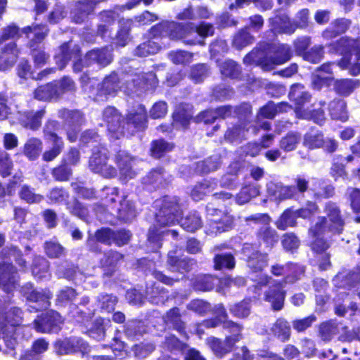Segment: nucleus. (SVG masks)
Segmentation results:
<instances>
[{
    "label": "nucleus",
    "mask_w": 360,
    "mask_h": 360,
    "mask_svg": "<svg viewBox=\"0 0 360 360\" xmlns=\"http://www.w3.org/2000/svg\"><path fill=\"white\" fill-rule=\"evenodd\" d=\"M336 51L343 56L338 65L342 69H349L351 74L360 73V41L340 39L337 42Z\"/></svg>",
    "instance_id": "obj_4"
},
{
    "label": "nucleus",
    "mask_w": 360,
    "mask_h": 360,
    "mask_svg": "<svg viewBox=\"0 0 360 360\" xmlns=\"http://www.w3.org/2000/svg\"><path fill=\"white\" fill-rule=\"evenodd\" d=\"M207 212L209 214L213 216L216 214L217 216L222 217L221 218L214 217L211 219L213 224L216 225L215 227L219 231H225L231 226L233 221L231 217L225 214L221 210L208 208Z\"/></svg>",
    "instance_id": "obj_31"
},
{
    "label": "nucleus",
    "mask_w": 360,
    "mask_h": 360,
    "mask_svg": "<svg viewBox=\"0 0 360 360\" xmlns=\"http://www.w3.org/2000/svg\"><path fill=\"white\" fill-rule=\"evenodd\" d=\"M217 187V181L215 179H206L195 185L191 191V197L198 201L205 195L213 192Z\"/></svg>",
    "instance_id": "obj_24"
},
{
    "label": "nucleus",
    "mask_w": 360,
    "mask_h": 360,
    "mask_svg": "<svg viewBox=\"0 0 360 360\" xmlns=\"http://www.w3.org/2000/svg\"><path fill=\"white\" fill-rule=\"evenodd\" d=\"M89 168L104 177L111 178L117 174L115 167L108 163V152L104 148L95 150L89 160Z\"/></svg>",
    "instance_id": "obj_10"
},
{
    "label": "nucleus",
    "mask_w": 360,
    "mask_h": 360,
    "mask_svg": "<svg viewBox=\"0 0 360 360\" xmlns=\"http://www.w3.org/2000/svg\"><path fill=\"white\" fill-rule=\"evenodd\" d=\"M192 116L193 115L191 112L184 110L179 109L176 110L173 115V126L176 128L179 127L183 128L186 127L189 124Z\"/></svg>",
    "instance_id": "obj_56"
},
{
    "label": "nucleus",
    "mask_w": 360,
    "mask_h": 360,
    "mask_svg": "<svg viewBox=\"0 0 360 360\" xmlns=\"http://www.w3.org/2000/svg\"><path fill=\"white\" fill-rule=\"evenodd\" d=\"M360 86V82L358 79H345L338 80L335 84V88L338 94L347 96L354 89Z\"/></svg>",
    "instance_id": "obj_39"
},
{
    "label": "nucleus",
    "mask_w": 360,
    "mask_h": 360,
    "mask_svg": "<svg viewBox=\"0 0 360 360\" xmlns=\"http://www.w3.org/2000/svg\"><path fill=\"white\" fill-rule=\"evenodd\" d=\"M271 52L274 53L273 56L264 55V53L260 50H253L244 58L243 61L246 64L255 63L260 66L262 70L269 71L274 69L276 65L286 63L292 56L290 48L287 44L274 46Z\"/></svg>",
    "instance_id": "obj_2"
},
{
    "label": "nucleus",
    "mask_w": 360,
    "mask_h": 360,
    "mask_svg": "<svg viewBox=\"0 0 360 360\" xmlns=\"http://www.w3.org/2000/svg\"><path fill=\"white\" fill-rule=\"evenodd\" d=\"M173 148L172 143H168L163 139L154 141L151 143V155L155 158H160L165 153L171 151Z\"/></svg>",
    "instance_id": "obj_43"
},
{
    "label": "nucleus",
    "mask_w": 360,
    "mask_h": 360,
    "mask_svg": "<svg viewBox=\"0 0 360 360\" xmlns=\"http://www.w3.org/2000/svg\"><path fill=\"white\" fill-rule=\"evenodd\" d=\"M220 165V157L215 155L203 161L198 162L196 165V170L198 172L207 174L217 170Z\"/></svg>",
    "instance_id": "obj_36"
},
{
    "label": "nucleus",
    "mask_w": 360,
    "mask_h": 360,
    "mask_svg": "<svg viewBox=\"0 0 360 360\" xmlns=\"http://www.w3.org/2000/svg\"><path fill=\"white\" fill-rule=\"evenodd\" d=\"M289 97L291 101L295 102V112L300 117V114L307 112L308 109H304V105L309 102L311 96L304 90V86L297 84L292 86L289 93Z\"/></svg>",
    "instance_id": "obj_16"
},
{
    "label": "nucleus",
    "mask_w": 360,
    "mask_h": 360,
    "mask_svg": "<svg viewBox=\"0 0 360 360\" xmlns=\"http://www.w3.org/2000/svg\"><path fill=\"white\" fill-rule=\"evenodd\" d=\"M192 58L193 53L181 50L173 51L169 53V58L177 65L189 63L192 61Z\"/></svg>",
    "instance_id": "obj_53"
},
{
    "label": "nucleus",
    "mask_w": 360,
    "mask_h": 360,
    "mask_svg": "<svg viewBox=\"0 0 360 360\" xmlns=\"http://www.w3.org/2000/svg\"><path fill=\"white\" fill-rule=\"evenodd\" d=\"M338 333V323L334 320L323 322L319 328V337L324 342L330 341Z\"/></svg>",
    "instance_id": "obj_30"
},
{
    "label": "nucleus",
    "mask_w": 360,
    "mask_h": 360,
    "mask_svg": "<svg viewBox=\"0 0 360 360\" xmlns=\"http://www.w3.org/2000/svg\"><path fill=\"white\" fill-rule=\"evenodd\" d=\"M300 141V136L297 133H289L280 141V147L285 151H292Z\"/></svg>",
    "instance_id": "obj_51"
},
{
    "label": "nucleus",
    "mask_w": 360,
    "mask_h": 360,
    "mask_svg": "<svg viewBox=\"0 0 360 360\" xmlns=\"http://www.w3.org/2000/svg\"><path fill=\"white\" fill-rule=\"evenodd\" d=\"M60 129V124L58 122L49 120L46 122L44 129V136L46 141H63L56 132Z\"/></svg>",
    "instance_id": "obj_55"
},
{
    "label": "nucleus",
    "mask_w": 360,
    "mask_h": 360,
    "mask_svg": "<svg viewBox=\"0 0 360 360\" xmlns=\"http://www.w3.org/2000/svg\"><path fill=\"white\" fill-rule=\"evenodd\" d=\"M303 143L309 149L320 148L323 143V135L320 132L307 133L304 135Z\"/></svg>",
    "instance_id": "obj_45"
},
{
    "label": "nucleus",
    "mask_w": 360,
    "mask_h": 360,
    "mask_svg": "<svg viewBox=\"0 0 360 360\" xmlns=\"http://www.w3.org/2000/svg\"><path fill=\"white\" fill-rule=\"evenodd\" d=\"M52 144L51 149L46 150L43 155L42 158L46 162H50L53 160L58 157L64 148V143L63 141H47Z\"/></svg>",
    "instance_id": "obj_49"
},
{
    "label": "nucleus",
    "mask_w": 360,
    "mask_h": 360,
    "mask_svg": "<svg viewBox=\"0 0 360 360\" xmlns=\"http://www.w3.org/2000/svg\"><path fill=\"white\" fill-rule=\"evenodd\" d=\"M247 132L248 129L246 128V124L243 122H240L239 124L229 128L224 136L226 139L233 141L244 138Z\"/></svg>",
    "instance_id": "obj_46"
},
{
    "label": "nucleus",
    "mask_w": 360,
    "mask_h": 360,
    "mask_svg": "<svg viewBox=\"0 0 360 360\" xmlns=\"http://www.w3.org/2000/svg\"><path fill=\"white\" fill-rule=\"evenodd\" d=\"M44 114L45 111L44 110L37 112H25L23 113H19L18 120L25 127L37 130L41 126V119Z\"/></svg>",
    "instance_id": "obj_19"
},
{
    "label": "nucleus",
    "mask_w": 360,
    "mask_h": 360,
    "mask_svg": "<svg viewBox=\"0 0 360 360\" xmlns=\"http://www.w3.org/2000/svg\"><path fill=\"white\" fill-rule=\"evenodd\" d=\"M215 268L221 269L223 268L232 269L235 266V260L232 255H218L214 258Z\"/></svg>",
    "instance_id": "obj_58"
},
{
    "label": "nucleus",
    "mask_w": 360,
    "mask_h": 360,
    "mask_svg": "<svg viewBox=\"0 0 360 360\" xmlns=\"http://www.w3.org/2000/svg\"><path fill=\"white\" fill-rule=\"evenodd\" d=\"M25 289H28V286L24 288V293L28 300L37 303V309H46L49 306V300L52 295L49 290H33L30 292L25 291Z\"/></svg>",
    "instance_id": "obj_21"
},
{
    "label": "nucleus",
    "mask_w": 360,
    "mask_h": 360,
    "mask_svg": "<svg viewBox=\"0 0 360 360\" xmlns=\"http://www.w3.org/2000/svg\"><path fill=\"white\" fill-rule=\"evenodd\" d=\"M267 193L275 200H283L293 197L295 194V186H285L280 183L269 182L267 184Z\"/></svg>",
    "instance_id": "obj_18"
},
{
    "label": "nucleus",
    "mask_w": 360,
    "mask_h": 360,
    "mask_svg": "<svg viewBox=\"0 0 360 360\" xmlns=\"http://www.w3.org/2000/svg\"><path fill=\"white\" fill-rule=\"evenodd\" d=\"M160 50L158 43L148 41L139 45L136 49V54L140 57H146L150 54H155Z\"/></svg>",
    "instance_id": "obj_52"
},
{
    "label": "nucleus",
    "mask_w": 360,
    "mask_h": 360,
    "mask_svg": "<svg viewBox=\"0 0 360 360\" xmlns=\"http://www.w3.org/2000/svg\"><path fill=\"white\" fill-rule=\"evenodd\" d=\"M181 226L187 231L193 232L202 226V220L197 212H191L181 221Z\"/></svg>",
    "instance_id": "obj_40"
},
{
    "label": "nucleus",
    "mask_w": 360,
    "mask_h": 360,
    "mask_svg": "<svg viewBox=\"0 0 360 360\" xmlns=\"http://www.w3.org/2000/svg\"><path fill=\"white\" fill-rule=\"evenodd\" d=\"M61 323L62 319L60 314L54 311H49L34 321V327L40 333L57 332Z\"/></svg>",
    "instance_id": "obj_12"
},
{
    "label": "nucleus",
    "mask_w": 360,
    "mask_h": 360,
    "mask_svg": "<svg viewBox=\"0 0 360 360\" xmlns=\"http://www.w3.org/2000/svg\"><path fill=\"white\" fill-rule=\"evenodd\" d=\"M146 122V110L141 105H139L134 112L129 113L127 117V122L133 124L138 129L143 128Z\"/></svg>",
    "instance_id": "obj_42"
},
{
    "label": "nucleus",
    "mask_w": 360,
    "mask_h": 360,
    "mask_svg": "<svg viewBox=\"0 0 360 360\" xmlns=\"http://www.w3.org/2000/svg\"><path fill=\"white\" fill-rule=\"evenodd\" d=\"M290 109H291V106L287 103L282 102L275 104L273 102H269L260 109L259 116L272 119L277 113L287 112Z\"/></svg>",
    "instance_id": "obj_28"
},
{
    "label": "nucleus",
    "mask_w": 360,
    "mask_h": 360,
    "mask_svg": "<svg viewBox=\"0 0 360 360\" xmlns=\"http://www.w3.org/2000/svg\"><path fill=\"white\" fill-rule=\"evenodd\" d=\"M246 221H252L255 224L261 225L257 231V238L266 247H272L278 240L276 231L269 226L270 217L266 214H255L246 218Z\"/></svg>",
    "instance_id": "obj_8"
},
{
    "label": "nucleus",
    "mask_w": 360,
    "mask_h": 360,
    "mask_svg": "<svg viewBox=\"0 0 360 360\" xmlns=\"http://www.w3.org/2000/svg\"><path fill=\"white\" fill-rule=\"evenodd\" d=\"M44 249L46 254L51 258H58L65 255V249L57 242H46Z\"/></svg>",
    "instance_id": "obj_61"
},
{
    "label": "nucleus",
    "mask_w": 360,
    "mask_h": 360,
    "mask_svg": "<svg viewBox=\"0 0 360 360\" xmlns=\"http://www.w3.org/2000/svg\"><path fill=\"white\" fill-rule=\"evenodd\" d=\"M274 21L276 24H281L278 27H274V30L278 32H283L285 34H292L295 32L297 25H293L286 17L285 18H276Z\"/></svg>",
    "instance_id": "obj_59"
},
{
    "label": "nucleus",
    "mask_w": 360,
    "mask_h": 360,
    "mask_svg": "<svg viewBox=\"0 0 360 360\" xmlns=\"http://www.w3.org/2000/svg\"><path fill=\"white\" fill-rule=\"evenodd\" d=\"M325 105L324 102L320 101L319 103L313 105V109L307 112L300 114V117L306 120H313L314 122L322 124L325 120L324 111L321 109Z\"/></svg>",
    "instance_id": "obj_33"
},
{
    "label": "nucleus",
    "mask_w": 360,
    "mask_h": 360,
    "mask_svg": "<svg viewBox=\"0 0 360 360\" xmlns=\"http://www.w3.org/2000/svg\"><path fill=\"white\" fill-rule=\"evenodd\" d=\"M253 41L254 37L247 31L243 30L234 37L233 44L236 49H240L252 44Z\"/></svg>",
    "instance_id": "obj_60"
},
{
    "label": "nucleus",
    "mask_w": 360,
    "mask_h": 360,
    "mask_svg": "<svg viewBox=\"0 0 360 360\" xmlns=\"http://www.w3.org/2000/svg\"><path fill=\"white\" fill-rule=\"evenodd\" d=\"M23 33L30 39L29 46L32 49V57L34 63L37 66L44 65L49 56L43 50H37L34 46L40 44L47 34L48 29L44 25H33L23 29Z\"/></svg>",
    "instance_id": "obj_6"
},
{
    "label": "nucleus",
    "mask_w": 360,
    "mask_h": 360,
    "mask_svg": "<svg viewBox=\"0 0 360 360\" xmlns=\"http://www.w3.org/2000/svg\"><path fill=\"white\" fill-rule=\"evenodd\" d=\"M259 194V189L255 186L243 187L238 193L236 200L238 204H245Z\"/></svg>",
    "instance_id": "obj_54"
},
{
    "label": "nucleus",
    "mask_w": 360,
    "mask_h": 360,
    "mask_svg": "<svg viewBox=\"0 0 360 360\" xmlns=\"http://www.w3.org/2000/svg\"><path fill=\"white\" fill-rule=\"evenodd\" d=\"M116 163L122 181H127L134 178L136 174L135 169L136 158L129 155L124 150L118 151L115 155Z\"/></svg>",
    "instance_id": "obj_11"
},
{
    "label": "nucleus",
    "mask_w": 360,
    "mask_h": 360,
    "mask_svg": "<svg viewBox=\"0 0 360 360\" xmlns=\"http://www.w3.org/2000/svg\"><path fill=\"white\" fill-rule=\"evenodd\" d=\"M309 236L312 238V240L311 241V250L316 253H323L330 246V244L327 240L326 236H330L329 232L326 231H319L317 233H313L311 231V226L309 229Z\"/></svg>",
    "instance_id": "obj_20"
},
{
    "label": "nucleus",
    "mask_w": 360,
    "mask_h": 360,
    "mask_svg": "<svg viewBox=\"0 0 360 360\" xmlns=\"http://www.w3.org/2000/svg\"><path fill=\"white\" fill-rule=\"evenodd\" d=\"M349 24V21L346 19L338 20L323 32L322 36L327 39L336 37L338 34L344 33L348 29Z\"/></svg>",
    "instance_id": "obj_34"
},
{
    "label": "nucleus",
    "mask_w": 360,
    "mask_h": 360,
    "mask_svg": "<svg viewBox=\"0 0 360 360\" xmlns=\"http://www.w3.org/2000/svg\"><path fill=\"white\" fill-rule=\"evenodd\" d=\"M20 51L15 42H11L1 48L0 51V70L6 71L16 63Z\"/></svg>",
    "instance_id": "obj_17"
},
{
    "label": "nucleus",
    "mask_w": 360,
    "mask_h": 360,
    "mask_svg": "<svg viewBox=\"0 0 360 360\" xmlns=\"http://www.w3.org/2000/svg\"><path fill=\"white\" fill-rule=\"evenodd\" d=\"M217 118H226L233 114L240 117H247L251 113V106L249 104H243L240 107L233 108L231 105H224L216 109Z\"/></svg>",
    "instance_id": "obj_26"
},
{
    "label": "nucleus",
    "mask_w": 360,
    "mask_h": 360,
    "mask_svg": "<svg viewBox=\"0 0 360 360\" xmlns=\"http://www.w3.org/2000/svg\"><path fill=\"white\" fill-rule=\"evenodd\" d=\"M296 213L292 210H285L276 222L278 229L285 230L289 226H293L296 221Z\"/></svg>",
    "instance_id": "obj_48"
},
{
    "label": "nucleus",
    "mask_w": 360,
    "mask_h": 360,
    "mask_svg": "<svg viewBox=\"0 0 360 360\" xmlns=\"http://www.w3.org/2000/svg\"><path fill=\"white\" fill-rule=\"evenodd\" d=\"M155 29L164 31L172 39H179L189 35L193 27V24L182 25L175 22H165Z\"/></svg>",
    "instance_id": "obj_13"
},
{
    "label": "nucleus",
    "mask_w": 360,
    "mask_h": 360,
    "mask_svg": "<svg viewBox=\"0 0 360 360\" xmlns=\"http://www.w3.org/2000/svg\"><path fill=\"white\" fill-rule=\"evenodd\" d=\"M119 217L124 221H129L134 219L136 215V211L133 203L124 199L120 203V208L118 210Z\"/></svg>",
    "instance_id": "obj_44"
},
{
    "label": "nucleus",
    "mask_w": 360,
    "mask_h": 360,
    "mask_svg": "<svg viewBox=\"0 0 360 360\" xmlns=\"http://www.w3.org/2000/svg\"><path fill=\"white\" fill-rule=\"evenodd\" d=\"M18 275L15 267L9 263L0 265V288L7 292H11L16 285Z\"/></svg>",
    "instance_id": "obj_14"
},
{
    "label": "nucleus",
    "mask_w": 360,
    "mask_h": 360,
    "mask_svg": "<svg viewBox=\"0 0 360 360\" xmlns=\"http://www.w3.org/2000/svg\"><path fill=\"white\" fill-rule=\"evenodd\" d=\"M347 195L350 202V207L354 212L360 213V189L349 188Z\"/></svg>",
    "instance_id": "obj_64"
},
{
    "label": "nucleus",
    "mask_w": 360,
    "mask_h": 360,
    "mask_svg": "<svg viewBox=\"0 0 360 360\" xmlns=\"http://www.w3.org/2000/svg\"><path fill=\"white\" fill-rule=\"evenodd\" d=\"M293 281L294 280L290 279L289 276L281 282H277L268 276H263L259 278L258 285H269V290L266 293V300L271 303L274 310L278 311L282 309L285 300V292L283 290L284 284Z\"/></svg>",
    "instance_id": "obj_7"
},
{
    "label": "nucleus",
    "mask_w": 360,
    "mask_h": 360,
    "mask_svg": "<svg viewBox=\"0 0 360 360\" xmlns=\"http://www.w3.org/2000/svg\"><path fill=\"white\" fill-rule=\"evenodd\" d=\"M103 117L110 131L117 132L120 130L122 127V118L115 108H106L103 111Z\"/></svg>",
    "instance_id": "obj_25"
},
{
    "label": "nucleus",
    "mask_w": 360,
    "mask_h": 360,
    "mask_svg": "<svg viewBox=\"0 0 360 360\" xmlns=\"http://www.w3.org/2000/svg\"><path fill=\"white\" fill-rule=\"evenodd\" d=\"M85 60L87 65L92 63H96L101 66H105L111 62L112 55L110 51L107 48L94 49L86 53Z\"/></svg>",
    "instance_id": "obj_22"
},
{
    "label": "nucleus",
    "mask_w": 360,
    "mask_h": 360,
    "mask_svg": "<svg viewBox=\"0 0 360 360\" xmlns=\"http://www.w3.org/2000/svg\"><path fill=\"white\" fill-rule=\"evenodd\" d=\"M125 86L120 85V79L115 73L106 77L102 84L98 85V91L101 95H115L119 90L123 89L127 94L137 93L139 89H154L158 83L156 75L149 72H132L127 73L122 78Z\"/></svg>",
    "instance_id": "obj_1"
},
{
    "label": "nucleus",
    "mask_w": 360,
    "mask_h": 360,
    "mask_svg": "<svg viewBox=\"0 0 360 360\" xmlns=\"http://www.w3.org/2000/svg\"><path fill=\"white\" fill-rule=\"evenodd\" d=\"M243 252L248 257V266L252 271H259L266 266V255H262L258 251L254 250L252 245L245 244L243 248Z\"/></svg>",
    "instance_id": "obj_15"
},
{
    "label": "nucleus",
    "mask_w": 360,
    "mask_h": 360,
    "mask_svg": "<svg viewBox=\"0 0 360 360\" xmlns=\"http://www.w3.org/2000/svg\"><path fill=\"white\" fill-rule=\"evenodd\" d=\"M164 320L167 325L172 326L180 333H184V323L181 320L178 308L170 309L164 316Z\"/></svg>",
    "instance_id": "obj_37"
},
{
    "label": "nucleus",
    "mask_w": 360,
    "mask_h": 360,
    "mask_svg": "<svg viewBox=\"0 0 360 360\" xmlns=\"http://www.w3.org/2000/svg\"><path fill=\"white\" fill-rule=\"evenodd\" d=\"M42 150V142L37 138L29 139L24 146V153L30 160H35Z\"/></svg>",
    "instance_id": "obj_38"
},
{
    "label": "nucleus",
    "mask_w": 360,
    "mask_h": 360,
    "mask_svg": "<svg viewBox=\"0 0 360 360\" xmlns=\"http://www.w3.org/2000/svg\"><path fill=\"white\" fill-rule=\"evenodd\" d=\"M326 217H319L317 221L311 226V231L315 234L319 231H326L332 235L340 234L345 224L339 206L331 201L327 202L324 207Z\"/></svg>",
    "instance_id": "obj_3"
},
{
    "label": "nucleus",
    "mask_w": 360,
    "mask_h": 360,
    "mask_svg": "<svg viewBox=\"0 0 360 360\" xmlns=\"http://www.w3.org/2000/svg\"><path fill=\"white\" fill-rule=\"evenodd\" d=\"M49 262L45 258L42 257H36L32 266V275L39 280L49 278Z\"/></svg>",
    "instance_id": "obj_32"
},
{
    "label": "nucleus",
    "mask_w": 360,
    "mask_h": 360,
    "mask_svg": "<svg viewBox=\"0 0 360 360\" xmlns=\"http://www.w3.org/2000/svg\"><path fill=\"white\" fill-rule=\"evenodd\" d=\"M20 198L27 203H37L42 200L43 197L39 194H36L28 186L24 185L19 192Z\"/></svg>",
    "instance_id": "obj_57"
},
{
    "label": "nucleus",
    "mask_w": 360,
    "mask_h": 360,
    "mask_svg": "<svg viewBox=\"0 0 360 360\" xmlns=\"http://www.w3.org/2000/svg\"><path fill=\"white\" fill-rule=\"evenodd\" d=\"M330 115L333 120L346 121L347 113L346 112V103L342 100H334L329 104Z\"/></svg>",
    "instance_id": "obj_35"
},
{
    "label": "nucleus",
    "mask_w": 360,
    "mask_h": 360,
    "mask_svg": "<svg viewBox=\"0 0 360 360\" xmlns=\"http://www.w3.org/2000/svg\"><path fill=\"white\" fill-rule=\"evenodd\" d=\"M59 117L65 119L68 125L81 124L83 117L79 111H70L65 109L59 111Z\"/></svg>",
    "instance_id": "obj_63"
},
{
    "label": "nucleus",
    "mask_w": 360,
    "mask_h": 360,
    "mask_svg": "<svg viewBox=\"0 0 360 360\" xmlns=\"http://www.w3.org/2000/svg\"><path fill=\"white\" fill-rule=\"evenodd\" d=\"M221 73L224 77L235 78L240 74L238 65L233 60H228L219 64Z\"/></svg>",
    "instance_id": "obj_50"
},
{
    "label": "nucleus",
    "mask_w": 360,
    "mask_h": 360,
    "mask_svg": "<svg viewBox=\"0 0 360 360\" xmlns=\"http://www.w3.org/2000/svg\"><path fill=\"white\" fill-rule=\"evenodd\" d=\"M271 334L281 342H285L290 337V327L287 321L278 319L271 328Z\"/></svg>",
    "instance_id": "obj_27"
},
{
    "label": "nucleus",
    "mask_w": 360,
    "mask_h": 360,
    "mask_svg": "<svg viewBox=\"0 0 360 360\" xmlns=\"http://www.w3.org/2000/svg\"><path fill=\"white\" fill-rule=\"evenodd\" d=\"M179 205L176 198L166 197L156 215L157 223L161 226H170L178 221L180 215Z\"/></svg>",
    "instance_id": "obj_9"
},
{
    "label": "nucleus",
    "mask_w": 360,
    "mask_h": 360,
    "mask_svg": "<svg viewBox=\"0 0 360 360\" xmlns=\"http://www.w3.org/2000/svg\"><path fill=\"white\" fill-rule=\"evenodd\" d=\"M176 254V250L169 251L168 253L167 263L170 266L172 271L181 273L188 271L193 264L191 262L186 259H180Z\"/></svg>",
    "instance_id": "obj_29"
},
{
    "label": "nucleus",
    "mask_w": 360,
    "mask_h": 360,
    "mask_svg": "<svg viewBox=\"0 0 360 360\" xmlns=\"http://www.w3.org/2000/svg\"><path fill=\"white\" fill-rule=\"evenodd\" d=\"M122 259V255L120 253L110 250L104 254L103 257L101 260V264L103 267L113 268Z\"/></svg>",
    "instance_id": "obj_62"
},
{
    "label": "nucleus",
    "mask_w": 360,
    "mask_h": 360,
    "mask_svg": "<svg viewBox=\"0 0 360 360\" xmlns=\"http://www.w3.org/2000/svg\"><path fill=\"white\" fill-rule=\"evenodd\" d=\"M58 96V90L56 85L47 84L39 86L34 91V97L40 101H48Z\"/></svg>",
    "instance_id": "obj_41"
},
{
    "label": "nucleus",
    "mask_w": 360,
    "mask_h": 360,
    "mask_svg": "<svg viewBox=\"0 0 360 360\" xmlns=\"http://www.w3.org/2000/svg\"><path fill=\"white\" fill-rule=\"evenodd\" d=\"M165 181L166 179L161 168L151 171L143 178L144 184H152L154 185L155 187L164 186Z\"/></svg>",
    "instance_id": "obj_47"
},
{
    "label": "nucleus",
    "mask_w": 360,
    "mask_h": 360,
    "mask_svg": "<svg viewBox=\"0 0 360 360\" xmlns=\"http://www.w3.org/2000/svg\"><path fill=\"white\" fill-rule=\"evenodd\" d=\"M224 328L229 330L232 333L227 336L224 341H221L214 337L207 340L208 345L216 356L221 357L230 352L234 345L241 339L242 327L233 321H227L224 323Z\"/></svg>",
    "instance_id": "obj_5"
},
{
    "label": "nucleus",
    "mask_w": 360,
    "mask_h": 360,
    "mask_svg": "<svg viewBox=\"0 0 360 360\" xmlns=\"http://www.w3.org/2000/svg\"><path fill=\"white\" fill-rule=\"evenodd\" d=\"M115 231L109 229H102L96 232L94 237H90L87 240V245L91 251L96 252L98 250V247L96 242L110 244L114 242Z\"/></svg>",
    "instance_id": "obj_23"
}]
</instances>
